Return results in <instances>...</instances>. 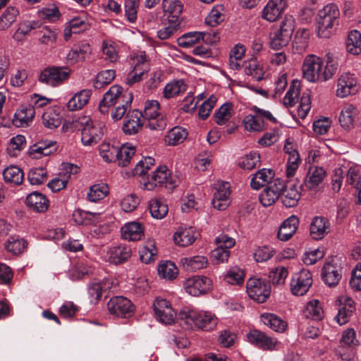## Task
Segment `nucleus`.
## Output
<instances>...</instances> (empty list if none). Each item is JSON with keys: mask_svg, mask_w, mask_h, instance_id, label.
Segmentation results:
<instances>
[{"mask_svg": "<svg viewBox=\"0 0 361 361\" xmlns=\"http://www.w3.org/2000/svg\"><path fill=\"white\" fill-rule=\"evenodd\" d=\"M337 69V63L330 61L324 66L323 60L313 54L307 56L302 64L303 77L312 82H325L331 79Z\"/></svg>", "mask_w": 361, "mask_h": 361, "instance_id": "nucleus-1", "label": "nucleus"}, {"mask_svg": "<svg viewBox=\"0 0 361 361\" xmlns=\"http://www.w3.org/2000/svg\"><path fill=\"white\" fill-rule=\"evenodd\" d=\"M180 325L185 324L186 328H192V325L203 331L213 330L217 324V318L211 312L183 308L178 314Z\"/></svg>", "mask_w": 361, "mask_h": 361, "instance_id": "nucleus-2", "label": "nucleus"}, {"mask_svg": "<svg viewBox=\"0 0 361 361\" xmlns=\"http://www.w3.org/2000/svg\"><path fill=\"white\" fill-rule=\"evenodd\" d=\"M340 11L335 4H329L318 11L316 17L317 35L329 38L339 25Z\"/></svg>", "mask_w": 361, "mask_h": 361, "instance_id": "nucleus-3", "label": "nucleus"}, {"mask_svg": "<svg viewBox=\"0 0 361 361\" xmlns=\"http://www.w3.org/2000/svg\"><path fill=\"white\" fill-rule=\"evenodd\" d=\"M73 127L81 130V141L85 146L97 144L103 135L102 127L95 124L91 118L87 116L74 119Z\"/></svg>", "mask_w": 361, "mask_h": 361, "instance_id": "nucleus-4", "label": "nucleus"}, {"mask_svg": "<svg viewBox=\"0 0 361 361\" xmlns=\"http://www.w3.org/2000/svg\"><path fill=\"white\" fill-rule=\"evenodd\" d=\"M179 179L177 176L172 175L166 166L158 167L151 176L142 182V188L147 190H152L156 187H164L172 191L177 187Z\"/></svg>", "mask_w": 361, "mask_h": 361, "instance_id": "nucleus-5", "label": "nucleus"}, {"mask_svg": "<svg viewBox=\"0 0 361 361\" xmlns=\"http://www.w3.org/2000/svg\"><path fill=\"white\" fill-rule=\"evenodd\" d=\"M159 103L156 100H148L145 103L142 118L146 128L151 130H163L166 127V118L161 115Z\"/></svg>", "mask_w": 361, "mask_h": 361, "instance_id": "nucleus-6", "label": "nucleus"}, {"mask_svg": "<svg viewBox=\"0 0 361 361\" xmlns=\"http://www.w3.org/2000/svg\"><path fill=\"white\" fill-rule=\"evenodd\" d=\"M246 288L249 297L260 303L264 302L271 293L270 283L265 279L250 278Z\"/></svg>", "mask_w": 361, "mask_h": 361, "instance_id": "nucleus-7", "label": "nucleus"}, {"mask_svg": "<svg viewBox=\"0 0 361 361\" xmlns=\"http://www.w3.org/2000/svg\"><path fill=\"white\" fill-rule=\"evenodd\" d=\"M69 75L70 71L66 67H49L41 72L39 80L46 85L55 87L67 80Z\"/></svg>", "mask_w": 361, "mask_h": 361, "instance_id": "nucleus-8", "label": "nucleus"}, {"mask_svg": "<svg viewBox=\"0 0 361 361\" xmlns=\"http://www.w3.org/2000/svg\"><path fill=\"white\" fill-rule=\"evenodd\" d=\"M312 284V274L306 269L293 274L290 282V290L295 295H304Z\"/></svg>", "mask_w": 361, "mask_h": 361, "instance_id": "nucleus-9", "label": "nucleus"}, {"mask_svg": "<svg viewBox=\"0 0 361 361\" xmlns=\"http://www.w3.org/2000/svg\"><path fill=\"white\" fill-rule=\"evenodd\" d=\"M217 247L213 250L212 257L216 263L226 262L230 256L229 249L235 245V240L226 234H221L215 238Z\"/></svg>", "mask_w": 361, "mask_h": 361, "instance_id": "nucleus-10", "label": "nucleus"}, {"mask_svg": "<svg viewBox=\"0 0 361 361\" xmlns=\"http://www.w3.org/2000/svg\"><path fill=\"white\" fill-rule=\"evenodd\" d=\"M212 286V281L206 276H195L188 279L184 283L185 291L192 296L207 293Z\"/></svg>", "mask_w": 361, "mask_h": 361, "instance_id": "nucleus-11", "label": "nucleus"}, {"mask_svg": "<svg viewBox=\"0 0 361 361\" xmlns=\"http://www.w3.org/2000/svg\"><path fill=\"white\" fill-rule=\"evenodd\" d=\"M153 310L157 319L160 322L171 324L174 322L176 312L166 299L157 298L153 304Z\"/></svg>", "mask_w": 361, "mask_h": 361, "instance_id": "nucleus-12", "label": "nucleus"}, {"mask_svg": "<svg viewBox=\"0 0 361 361\" xmlns=\"http://www.w3.org/2000/svg\"><path fill=\"white\" fill-rule=\"evenodd\" d=\"M357 91V80L354 74L346 72L342 73L338 79L336 95L344 98L354 94Z\"/></svg>", "mask_w": 361, "mask_h": 361, "instance_id": "nucleus-13", "label": "nucleus"}, {"mask_svg": "<svg viewBox=\"0 0 361 361\" xmlns=\"http://www.w3.org/2000/svg\"><path fill=\"white\" fill-rule=\"evenodd\" d=\"M283 188V180L280 178L275 179L261 192L259 198L262 204L264 207H269L274 204L281 196Z\"/></svg>", "mask_w": 361, "mask_h": 361, "instance_id": "nucleus-14", "label": "nucleus"}, {"mask_svg": "<svg viewBox=\"0 0 361 361\" xmlns=\"http://www.w3.org/2000/svg\"><path fill=\"white\" fill-rule=\"evenodd\" d=\"M338 301L340 306L338 309V313L335 316L336 322L340 325L345 324L352 317L355 310L354 301L347 295L339 297Z\"/></svg>", "mask_w": 361, "mask_h": 361, "instance_id": "nucleus-15", "label": "nucleus"}, {"mask_svg": "<svg viewBox=\"0 0 361 361\" xmlns=\"http://www.w3.org/2000/svg\"><path fill=\"white\" fill-rule=\"evenodd\" d=\"M286 8V0H269L262 10V18L269 22H274L282 15Z\"/></svg>", "mask_w": 361, "mask_h": 361, "instance_id": "nucleus-16", "label": "nucleus"}, {"mask_svg": "<svg viewBox=\"0 0 361 361\" xmlns=\"http://www.w3.org/2000/svg\"><path fill=\"white\" fill-rule=\"evenodd\" d=\"M230 194L229 183L228 182L219 183L212 200L214 207L218 210H224L230 204Z\"/></svg>", "mask_w": 361, "mask_h": 361, "instance_id": "nucleus-17", "label": "nucleus"}, {"mask_svg": "<svg viewBox=\"0 0 361 361\" xmlns=\"http://www.w3.org/2000/svg\"><path fill=\"white\" fill-rule=\"evenodd\" d=\"M212 36L209 33L202 32H194L184 34L178 39V44L180 47L184 48H189L195 43L198 42L200 39L206 43L214 42L217 37L216 35H213L214 39H211Z\"/></svg>", "mask_w": 361, "mask_h": 361, "instance_id": "nucleus-18", "label": "nucleus"}, {"mask_svg": "<svg viewBox=\"0 0 361 361\" xmlns=\"http://www.w3.org/2000/svg\"><path fill=\"white\" fill-rule=\"evenodd\" d=\"M35 115V106L32 105H22L15 113L13 123L18 128L27 127L32 122Z\"/></svg>", "mask_w": 361, "mask_h": 361, "instance_id": "nucleus-19", "label": "nucleus"}, {"mask_svg": "<svg viewBox=\"0 0 361 361\" xmlns=\"http://www.w3.org/2000/svg\"><path fill=\"white\" fill-rule=\"evenodd\" d=\"M299 188L291 183H285L281 192V200L283 204L286 207H293L297 205L300 199Z\"/></svg>", "mask_w": 361, "mask_h": 361, "instance_id": "nucleus-20", "label": "nucleus"}, {"mask_svg": "<svg viewBox=\"0 0 361 361\" xmlns=\"http://www.w3.org/2000/svg\"><path fill=\"white\" fill-rule=\"evenodd\" d=\"M330 231V222L323 216L313 218L310 226V234L314 240H322Z\"/></svg>", "mask_w": 361, "mask_h": 361, "instance_id": "nucleus-21", "label": "nucleus"}, {"mask_svg": "<svg viewBox=\"0 0 361 361\" xmlns=\"http://www.w3.org/2000/svg\"><path fill=\"white\" fill-rule=\"evenodd\" d=\"M141 118L142 111L137 109L133 110L130 115L128 114L122 126L123 132L126 135L136 134L145 124Z\"/></svg>", "mask_w": 361, "mask_h": 361, "instance_id": "nucleus-22", "label": "nucleus"}, {"mask_svg": "<svg viewBox=\"0 0 361 361\" xmlns=\"http://www.w3.org/2000/svg\"><path fill=\"white\" fill-rule=\"evenodd\" d=\"M322 276L326 285L335 286L341 279V267L332 263H326L322 268Z\"/></svg>", "mask_w": 361, "mask_h": 361, "instance_id": "nucleus-23", "label": "nucleus"}, {"mask_svg": "<svg viewBox=\"0 0 361 361\" xmlns=\"http://www.w3.org/2000/svg\"><path fill=\"white\" fill-rule=\"evenodd\" d=\"M247 336L251 343L264 350L273 349L276 343L273 338L258 330L250 331Z\"/></svg>", "mask_w": 361, "mask_h": 361, "instance_id": "nucleus-24", "label": "nucleus"}, {"mask_svg": "<svg viewBox=\"0 0 361 361\" xmlns=\"http://www.w3.org/2000/svg\"><path fill=\"white\" fill-rule=\"evenodd\" d=\"M133 312L134 305L130 300L123 296H114V316L128 318Z\"/></svg>", "mask_w": 361, "mask_h": 361, "instance_id": "nucleus-25", "label": "nucleus"}, {"mask_svg": "<svg viewBox=\"0 0 361 361\" xmlns=\"http://www.w3.org/2000/svg\"><path fill=\"white\" fill-rule=\"evenodd\" d=\"M56 145L55 141L40 140L30 147V154L33 156L35 159H39L42 156H48L56 150Z\"/></svg>", "mask_w": 361, "mask_h": 361, "instance_id": "nucleus-26", "label": "nucleus"}, {"mask_svg": "<svg viewBox=\"0 0 361 361\" xmlns=\"http://www.w3.org/2000/svg\"><path fill=\"white\" fill-rule=\"evenodd\" d=\"M26 204L33 211L41 213L47 210L49 201L42 193L33 192L27 197Z\"/></svg>", "mask_w": 361, "mask_h": 361, "instance_id": "nucleus-27", "label": "nucleus"}, {"mask_svg": "<svg viewBox=\"0 0 361 361\" xmlns=\"http://www.w3.org/2000/svg\"><path fill=\"white\" fill-rule=\"evenodd\" d=\"M299 219L296 216H291L286 219L278 231V238L282 241L288 240L296 232Z\"/></svg>", "mask_w": 361, "mask_h": 361, "instance_id": "nucleus-28", "label": "nucleus"}, {"mask_svg": "<svg viewBox=\"0 0 361 361\" xmlns=\"http://www.w3.org/2000/svg\"><path fill=\"white\" fill-rule=\"evenodd\" d=\"M121 236L125 240L137 241L142 239L144 231L140 223L133 221L125 224L121 229Z\"/></svg>", "mask_w": 361, "mask_h": 361, "instance_id": "nucleus-29", "label": "nucleus"}, {"mask_svg": "<svg viewBox=\"0 0 361 361\" xmlns=\"http://www.w3.org/2000/svg\"><path fill=\"white\" fill-rule=\"evenodd\" d=\"M326 176V171L322 167L312 166L305 176L304 185L309 190L318 186Z\"/></svg>", "mask_w": 361, "mask_h": 361, "instance_id": "nucleus-30", "label": "nucleus"}, {"mask_svg": "<svg viewBox=\"0 0 361 361\" xmlns=\"http://www.w3.org/2000/svg\"><path fill=\"white\" fill-rule=\"evenodd\" d=\"M4 181L11 185H20L24 180V173L18 166L11 165L3 171Z\"/></svg>", "mask_w": 361, "mask_h": 361, "instance_id": "nucleus-31", "label": "nucleus"}, {"mask_svg": "<svg viewBox=\"0 0 361 361\" xmlns=\"http://www.w3.org/2000/svg\"><path fill=\"white\" fill-rule=\"evenodd\" d=\"M92 91L82 90L77 92L68 102L67 108L70 111H76L82 109L89 102Z\"/></svg>", "mask_w": 361, "mask_h": 361, "instance_id": "nucleus-32", "label": "nucleus"}, {"mask_svg": "<svg viewBox=\"0 0 361 361\" xmlns=\"http://www.w3.org/2000/svg\"><path fill=\"white\" fill-rule=\"evenodd\" d=\"M357 114V110L353 105H345L338 118L341 126L345 130L351 129L353 126L354 118Z\"/></svg>", "mask_w": 361, "mask_h": 361, "instance_id": "nucleus-33", "label": "nucleus"}, {"mask_svg": "<svg viewBox=\"0 0 361 361\" xmlns=\"http://www.w3.org/2000/svg\"><path fill=\"white\" fill-rule=\"evenodd\" d=\"M135 153V148L134 147L124 144L116 151L114 162H116L118 166L126 167L130 164Z\"/></svg>", "mask_w": 361, "mask_h": 361, "instance_id": "nucleus-34", "label": "nucleus"}, {"mask_svg": "<svg viewBox=\"0 0 361 361\" xmlns=\"http://www.w3.org/2000/svg\"><path fill=\"white\" fill-rule=\"evenodd\" d=\"M274 173L271 169H262L257 171L251 179L250 185L255 190H259L269 183L274 178Z\"/></svg>", "mask_w": 361, "mask_h": 361, "instance_id": "nucleus-35", "label": "nucleus"}, {"mask_svg": "<svg viewBox=\"0 0 361 361\" xmlns=\"http://www.w3.org/2000/svg\"><path fill=\"white\" fill-rule=\"evenodd\" d=\"M148 207L152 216L157 219H164L169 212L168 205L163 199L150 200Z\"/></svg>", "mask_w": 361, "mask_h": 361, "instance_id": "nucleus-36", "label": "nucleus"}, {"mask_svg": "<svg viewBox=\"0 0 361 361\" xmlns=\"http://www.w3.org/2000/svg\"><path fill=\"white\" fill-rule=\"evenodd\" d=\"M154 159L152 157H145L136 164L133 171H121V173L124 178H129L131 176H142L146 173L151 166L154 164Z\"/></svg>", "mask_w": 361, "mask_h": 361, "instance_id": "nucleus-37", "label": "nucleus"}, {"mask_svg": "<svg viewBox=\"0 0 361 361\" xmlns=\"http://www.w3.org/2000/svg\"><path fill=\"white\" fill-rule=\"evenodd\" d=\"M262 322L271 329L278 332L285 331L287 324L277 315L272 313H264L261 315Z\"/></svg>", "mask_w": 361, "mask_h": 361, "instance_id": "nucleus-38", "label": "nucleus"}, {"mask_svg": "<svg viewBox=\"0 0 361 361\" xmlns=\"http://www.w3.org/2000/svg\"><path fill=\"white\" fill-rule=\"evenodd\" d=\"M180 264L187 271H195L206 267L207 259L204 256H195L180 259Z\"/></svg>", "mask_w": 361, "mask_h": 361, "instance_id": "nucleus-39", "label": "nucleus"}, {"mask_svg": "<svg viewBox=\"0 0 361 361\" xmlns=\"http://www.w3.org/2000/svg\"><path fill=\"white\" fill-rule=\"evenodd\" d=\"M173 240L179 246H189L195 240L194 231L192 228H180L174 233Z\"/></svg>", "mask_w": 361, "mask_h": 361, "instance_id": "nucleus-40", "label": "nucleus"}, {"mask_svg": "<svg viewBox=\"0 0 361 361\" xmlns=\"http://www.w3.org/2000/svg\"><path fill=\"white\" fill-rule=\"evenodd\" d=\"M302 315L307 319H311L315 321L322 320L324 316V312L319 300H313L309 302L302 311Z\"/></svg>", "mask_w": 361, "mask_h": 361, "instance_id": "nucleus-41", "label": "nucleus"}, {"mask_svg": "<svg viewBox=\"0 0 361 361\" xmlns=\"http://www.w3.org/2000/svg\"><path fill=\"white\" fill-rule=\"evenodd\" d=\"M347 51L353 55H358L361 53V34L357 30H352L349 32L345 43Z\"/></svg>", "mask_w": 361, "mask_h": 361, "instance_id": "nucleus-42", "label": "nucleus"}, {"mask_svg": "<svg viewBox=\"0 0 361 361\" xmlns=\"http://www.w3.org/2000/svg\"><path fill=\"white\" fill-rule=\"evenodd\" d=\"M99 213L85 212L80 209H75L73 213V219L78 225L94 224Z\"/></svg>", "mask_w": 361, "mask_h": 361, "instance_id": "nucleus-43", "label": "nucleus"}, {"mask_svg": "<svg viewBox=\"0 0 361 361\" xmlns=\"http://www.w3.org/2000/svg\"><path fill=\"white\" fill-rule=\"evenodd\" d=\"M187 135L188 132L185 129L176 126L168 132L165 142L169 145L175 146L182 143L186 139Z\"/></svg>", "mask_w": 361, "mask_h": 361, "instance_id": "nucleus-44", "label": "nucleus"}, {"mask_svg": "<svg viewBox=\"0 0 361 361\" xmlns=\"http://www.w3.org/2000/svg\"><path fill=\"white\" fill-rule=\"evenodd\" d=\"M27 243L19 236H11L8 239L6 248L13 255H20L27 248Z\"/></svg>", "mask_w": 361, "mask_h": 361, "instance_id": "nucleus-45", "label": "nucleus"}, {"mask_svg": "<svg viewBox=\"0 0 361 361\" xmlns=\"http://www.w3.org/2000/svg\"><path fill=\"white\" fill-rule=\"evenodd\" d=\"M185 91V85L183 80H176L166 84L164 88L163 94L166 99L179 95Z\"/></svg>", "mask_w": 361, "mask_h": 361, "instance_id": "nucleus-46", "label": "nucleus"}, {"mask_svg": "<svg viewBox=\"0 0 361 361\" xmlns=\"http://www.w3.org/2000/svg\"><path fill=\"white\" fill-rule=\"evenodd\" d=\"M132 64L137 71L148 72L150 68L149 61L145 51H139L131 56Z\"/></svg>", "mask_w": 361, "mask_h": 361, "instance_id": "nucleus-47", "label": "nucleus"}, {"mask_svg": "<svg viewBox=\"0 0 361 361\" xmlns=\"http://www.w3.org/2000/svg\"><path fill=\"white\" fill-rule=\"evenodd\" d=\"M243 124L247 130L253 132L262 131L264 128V121L258 114L246 116L243 119Z\"/></svg>", "mask_w": 361, "mask_h": 361, "instance_id": "nucleus-48", "label": "nucleus"}, {"mask_svg": "<svg viewBox=\"0 0 361 361\" xmlns=\"http://www.w3.org/2000/svg\"><path fill=\"white\" fill-rule=\"evenodd\" d=\"M19 14L18 9L14 6H8L0 16V27L3 30L8 28L16 21Z\"/></svg>", "mask_w": 361, "mask_h": 361, "instance_id": "nucleus-49", "label": "nucleus"}, {"mask_svg": "<svg viewBox=\"0 0 361 361\" xmlns=\"http://www.w3.org/2000/svg\"><path fill=\"white\" fill-rule=\"evenodd\" d=\"M42 118L44 126L50 129L58 128L61 123L59 114L52 109L44 111Z\"/></svg>", "mask_w": 361, "mask_h": 361, "instance_id": "nucleus-50", "label": "nucleus"}, {"mask_svg": "<svg viewBox=\"0 0 361 361\" xmlns=\"http://www.w3.org/2000/svg\"><path fill=\"white\" fill-rule=\"evenodd\" d=\"M163 11L172 18H178L182 13L183 4L179 0H163Z\"/></svg>", "mask_w": 361, "mask_h": 361, "instance_id": "nucleus-51", "label": "nucleus"}, {"mask_svg": "<svg viewBox=\"0 0 361 361\" xmlns=\"http://www.w3.org/2000/svg\"><path fill=\"white\" fill-rule=\"evenodd\" d=\"M109 193L107 185L102 183L92 186L87 193V198L91 202H97L104 198Z\"/></svg>", "mask_w": 361, "mask_h": 361, "instance_id": "nucleus-52", "label": "nucleus"}, {"mask_svg": "<svg viewBox=\"0 0 361 361\" xmlns=\"http://www.w3.org/2000/svg\"><path fill=\"white\" fill-rule=\"evenodd\" d=\"M231 103H225L218 109L214 114L215 122L218 125H224L232 116Z\"/></svg>", "mask_w": 361, "mask_h": 361, "instance_id": "nucleus-53", "label": "nucleus"}, {"mask_svg": "<svg viewBox=\"0 0 361 361\" xmlns=\"http://www.w3.org/2000/svg\"><path fill=\"white\" fill-rule=\"evenodd\" d=\"M299 95V83L298 82L293 81L283 98V104L286 107L293 106L298 101Z\"/></svg>", "mask_w": 361, "mask_h": 361, "instance_id": "nucleus-54", "label": "nucleus"}, {"mask_svg": "<svg viewBox=\"0 0 361 361\" xmlns=\"http://www.w3.org/2000/svg\"><path fill=\"white\" fill-rule=\"evenodd\" d=\"M291 37L276 30L270 35V47L273 49H280L287 46Z\"/></svg>", "mask_w": 361, "mask_h": 361, "instance_id": "nucleus-55", "label": "nucleus"}, {"mask_svg": "<svg viewBox=\"0 0 361 361\" xmlns=\"http://www.w3.org/2000/svg\"><path fill=\"white\" fill-rule=\"evenodd\" d=\"M158 274L163 279L172 280L176 277L178 269L174 263L167 261L159 266Z\"/></svg>", "mask_w": 361, "mask_h": 361, "instance_id": "nucleus-56", "label": "nucleus"}, {"mask_svg": "<svg viewBox=\"0 0 361 361\" xmlns=\"http://www.w3.org/2000/svg\"><path fill=\"white\" fill-rule=\"evenodd\" d=\"M260 164V156L257 152H250L242 157L239 161L238 165L240 167L247 169L252 170L254 168L259 166Z\"/></svg>", "mask_w": 361, "mask_h": 361, "instance_id": "nucleus-57", "label": "nucleus"}, {"mask_svg": "<svg viewBox=\"0 0 361 361\" xmlns=\"http://www.w3.org/2000/svg\"><path fill=\"white\" fill-rule=\"evenodd\" d=\"M113 87H111L109 90L104 94L102 100L100 102L99 110L101 114L106 115L111 112L113 116Z\"/></svg>", "mask_w": 361, "mask_h": 361, "instance_id": "nucleus-58", "label": "nucleus"}, {"mask_svg": "<svg viewBox=\"0 0 361 361\" xmlns=\"http://www.w3.org/2000/svg\"><path fill=\"white\" fill-rule=\"evenodd\" d=\"M47 176L45 169L34 168L28 173V180L31 185H41L46 180Z\"/></svg>", "mask_w": 361, "mask_h": 361, "instance_id": "nucleus-59", "label": "nucleus"}, {"mask_svg": "<svg viewBox=\"0 0 361 361\" xmlns=\"http://www.w3.org/2000/svg\"><path fill=\"white\" fill-rule=\"evenodd\" d=\"M131 257V249L126 245L114 247V264H123Z\"/></svg>", "mask_w": 361, "mask_h": 361, "instance_id": "nucleus-60", "label": "nucleus"}, {"mask_svg": "<svg viewBox=\"0 0 361 361\" xmlns=\"http://www.w3.org/2000/svg\"><path fill=\"white\" fill-rule=\"evenodd\" d=\"M38 27V22L33 20L24 21L20 24L18 29L14 35V37L18 40H20L23 37L29 34L31 30H35Z\"/></svg>", "mask_w": 361, "mask_h": 361, "instance_id": "nucleus-61", "label": "nucleus"}, {"mask_svg": "<svg viewBox=\"0 0 361 361\" xmlns=\"http://www.w3.org/2000/svg\"><path fill=\"white\" fill-rule=\"evenodd\" d=\"M225 279L228 283L233 285L241 284L244 279V272L240 268L233 267L227 272Z\"/></svg>", "mask_w": 361, "mask_h": 361, "instance_id": "nucleus-62", "label": "nucleus"}, {"mask_svg": "<svg viewBox=\"0 0 361 361\" xmlns=\"http://www.w3.org/2000/svg\"><path fill=\"white\" fill-rule=\"evenodd\" d=\"M139 4L140 0H126L125 2V15L130 23H135L137 19Z\"/></svg>", "mask_w": 361, "mask_h": 361, "instance_id": "nucleus-63", "label": "nucleus"}, {"mask_svg": "<svg viewBox=\"0 0 361 361\" xmlns=\"http://www.w3.org/2000/svg\"><path fill=\"white\" fill-rule=\"evenodd\" d=\"M288 274V271L286 267H278L275 270L269 272V281H271V283L274 284H283L285 282Z\"/></svg>", "mask_w": 361, "mask_h": 361, "instance_id": "nucleus-64", "label": "nucleus"}]
</instances>
